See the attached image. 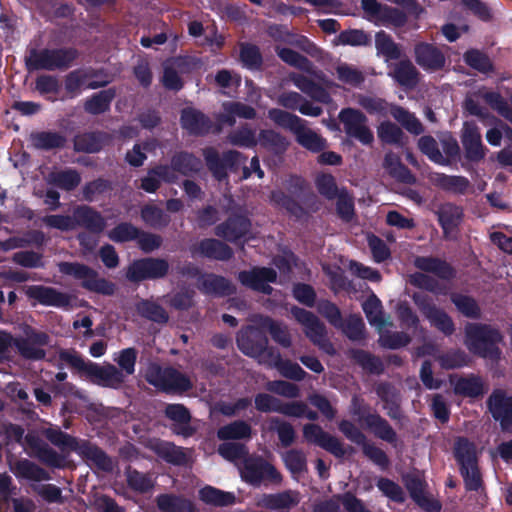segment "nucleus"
<instances>
[{
    "instance_id": "obj_41",
    "label": "nucleus",
    "mask_w": 512,
    "mask_h": 512,
    "mask_svg": "<svg viewBox=\"0 0 512 512\" xmlns=\"http://www.w3.org/2000/svg\"><path fill=\"white\" fill-rule=\"evenodd\" d=\"M116 97V88L111 87L92 94L84 102V111L91 115H100L108 112L111 103Z\"/></svg>"
},
{
    "instance_id": "obj_61",
    "label": "nucleus",
    "mask_w": 512,
    "mask_h": 512,
    "mask_svg": "<svg viewBox=\"0 0 512 512\" xmlns=\"http://www.w3.org/2000/svg\"><path fill=\"white\" fill-rule=\"evenodd\" d=\"M258 141L260 145L275 154H282L288 148L287 139L272 129H264L259 132Z\"/></svg>"
},
{
    "instance_id": "obj_5",
    "label": "nucleus",
    "mask_w": 512,
    "mask_h": 512,
    "mask_svg": "<svg viewBox=\"0 0 512 512\" xmlns=\"http://www.w3.org/2000/svg\"><path fill=\"white\" fill-rule=\"evenodd\" d=\"M414 266L424 273L416 272L412 274L410 283L413 286L428 292L436 293L439 288V283L436 279L426 273L434 274L439 279L446 281H451L456 277L455 268L446 260L438 257L417 256L414 259Z\"/></svg>"
},
{
    "instance_id": "obj_1",
    "label": "nucleus",
    "mask_w": 512,
    "mask_h": 512,
    "mask_svg": "<svg viewBox=\"0 0 512 512\" xmlns=\"http://www.w3.org/2000/svg\"><path fill=\"white\" fill-rule=\"evenodd\" d=\"M59 359L75 369L80 377H85L95 385L118 389L125 381V375L116 366L112 364L101 366L98 363L85 360L81 354L74 350H61Z\"/></svg>"
},
{
    "instance_id": "obj_26",
    "label": "nucleus",
    "mask_w": 512,
    "mask_h": 512,
    "mask_svg": "<svg viewBox=\"0 0 512 512\" xmlns=\"http://www.w3.org/2000/svg\"><path fill=\"white\" fill-rule=\"evenodd\" d=\"M301 500L299 491L287 489L277 493H264L258 506L276 512H290Z\"/></svg>"
},
{
    "instance_id": "obj_57",
    "label": "nucleus",
    "mask_w": 512,
    "mask_h": 512,
    "mask_svg": "<svg viewBox=\"0 0 512 512\" xmlns=\"http://www.w3.org/2000/svg\"><path fill=\"white\" fill-rule=\"evenodd\" d=\"M375 46L378 54H381L385 61L398 60L401 58L402 51L392 37L384 31H379L375 36Z\"/></svg>"
},
{
    "instance_id": "obj_11",
    "label": "nucleus",
    "mask_w": 512,
    "mask_h": 512,
    "mask_svg": "<svg viewBox=\"0 0 512 512\" xmlns=\"http://www.w3.org/2000/svg\"><path fill=\"white\" fill-rule=\"evenodd\" d=\"M240 476L245 483L253 487H260L262 484L280 485L283 482L281 472L272 463L258 455L244 459Z\"/></svg>"
},
{
    "instance_id": "obj_22",
    "label": "nucleus",
    "mask_w": 512,
    "mask_h": 512,
    "mask_svg": "<svg viewBox=\"0 0 512 512\" xmlns=\"http://www.w3.org/2000/svg\"><path fill=\"white\" fill-rule=\"evenodd\" d=\"M486 403L493 419L499 421L502 430L512 427V396H508L502 389H495Z\"/></svg>"
},
{
    "instance_id": "obj_49",
    "label": "nucleus",
    "mask_w": 512,
    "mask_h": 512,
    "mask_svg": "<svg viewBox=\"0 0 512 512\" xmlns=\"http://www.w3.org/2000/svg\"><path fill=\"white\" fill-rule=\"evenodd\" d=\"M453 386L454 393L463 397L478 398L485 392L482 379L474 374L459 377Z\"/></svg>"
},
{
    "instance_id": "obj_36",
    "label": "nucleus",
    "mask_w": 512,
    "mask_h": 512,
    "mask_svg": "<svg viewBox=\"0 0 512 512\" xmlns=\"http://www.w3.org/2000/svg\"><path fill=\"white\" fill-rule=\"evenodd\" d=\"M11 472L17 479L30 480L35 482L50 480V474L35 462L22 458L9 462Z\"/></svg>"
},
{
    "instance_id": "obj_39",
    "label": "nucleus",
    "mask_w": 512,
    "mask_h": 512,
    "mask_svg": "<svg viewBox=\"0 0 512 512\" xmlns=\"http://www.w3.org/2000/svg\"><path fill=\"white\" fill-rule=\"evenodd\" d=\"M155 502L161 512H198L192 500L174 493L159 494Z\"/></svg>"
},
{
    "instance_id": "obj_16",
    "label": "nucleus",
    "mask_w": 512,
    "mask_h": 512,
    "mask_svg": "<svg viewBox=\"0 0 512 512\" xmlns=\"http://www.w3.org/2000/svg\"><path fill=\"white\" fill-rule=\"evenodd\" d=\"M203 157L208 170L219 181L228 176L227 170H236L247 158L237 150H228L220 156L214 147L203 149Z\"/></svg>"
},
{
    "instance_id": "obj_27",
    "label": "nucleus",
    "mask_w": 512,
    "mask_h": 512,
    "mask_svg": "<svg viewBox=\"0 0 512 512\" xmlns=\"http://www.w3.org/2000/svg\"><path fill=\"white\" fill-rule=\"evenodd\" d=\"M26 295L28 298L34 299L44 306L67 308L71 305V297L67 293L49 286H29L26 290Z\"/></svg>"
},
{
    "instance_id": "obj_24",
    "label": "nucleus",
    "mask_w": 512,
    "mask_h": 512,
    "mask_svg": "<svg viewBox=\"0 0 512 512\" xmlns=\"http://www.w3.org/2000/svg\"><path fill=\"white\" fill-rule=\"evenodd\" d=\"M192 256L211 260L229 261L234 256L233 249L222 239L205 238L190 247Z\"/></svg>"
},
{
    "instance_id": "obj_37",
    "label": "nucleus",
    "mask_w": 512,
    "mask_h": 512,
    "mask_svg": "<svg viewBox=\"0 0 512 512\" xmlns=\"http://www.w3.org/2000/svg\"><path fill=\"white\" fill-rule=\"evenodd\" d=\"M29 142L36 150L51 151L65 148L67 138L58 131H33L29 135Z\"/></svg>"
},
{
    "instance_id": "obj_7",
    "label": "nucleus",
    "mask_w": 512,
    "mask_h": 512,
    "mask_svg": "<svg viewBox=\"0 0 512 512\" xmlns=\"http://www.w3.org/2000/svg\"><path fill=\"white\" fill-rule=\"evenodd\" d=\"M145 379L157 390L169 395H182L193 387L186 374L172 366L162 367L157 363L148 366Z\"/></svg>"
},
{
    "instance_id": "obj_38",
    "label": "nucleus",
    "mask_w": 512,
    "mask_h": 512,
    "mask_svg": "<svg viewBox=\"0 0 512 512\" xmlns=\"http://www.w3.org/2000/svg\"><path fill=\"white\" fill-rule=\"evenodd\" d=\"M267 34L276 42H284L288 44H296L304 51L310 53L311 48H315V44L304 35H296L292 33L287 25L283 24H270L267 27Z\"/></svg>"
},
{
    "instance_id": "obj_47",
    "label": "nucleus",
    "mask_w": 512,
    "mask_h": 512,
    "mask_svg": "<svg viewBox=\"0 0 512 512\" xmlns=\"http://www.w3.org/2000/svg\"><path fill=\"white\" fill-rule=\"evenodd\" d=\"M270 201L276 207L285 210L286 213L296 220H300L307 216V211L304 207L292 196L282 190H273L270 194Z\"/></svg>"
},
{
    "instance_id": "obj_43",
    "label": "nucleus",
    "mask_w": 512,
    "mask_h": 512,
    "mask_svg": "<svg viewBox=\"0 0 512 512\" xmlns=\"http://www.w3.org/2000/svg\"><path fill=\"white\" fill-rule=\"evenodd\" d=\"M479 96L499 116L512 123V94L508 100L495 90L479 91Z\"/></svg>"
},
{
    "instance_id": "obj_58",
    "label": "nucleus",
    "mask_w": 512,
    "mask_h": 512,
    "mask_svg": "<svg viewBox=\"0 0 512 512\" xmlns=\"http://www.w3.org/2000/svg\"><path fill=\"white\" fill-rule=\"evenodd\" d=\"M99 71L91 69L89 72L82 69H76L69 72L64 79V87L66 93L74 98L80 93L81 87L89 77H96Z\"/></svg>"
},
{
    "instance_id": "obj_19",
    "label": "nucleus",
    "mask_w": 512,
    "mask_h": 512,
    "mask_svg": "<svg viewBox=\"0 0 512 512\" xmlns=\"http://www.w3.org/2000/svg\"><path fill=\"white\" fill-rule=\"evenodd\" d=\"M461 142L464 148V157L467 161L478 163L484 159L486 148L482 143L479 127L475 122H464Z\"/></svg>"
},
{
    "instance_id": "obj_3",
    "label": "nucleus",
    "mask_w": 512,
    "mask_h": 512,
    "mask_svg": "<svg viewBox=\"0 0 512 512\" xmlns=\"http://www.w3.org/2000/svg\"><path fill=\"white\" fill-rule=\"evenodd\" d=\"M80 52L75 47L31 48L25 56V67L28 71H65L72 67L79 58Z\"/></svg>"
},
{
    "instance_id": "obj_6",
    "label": "nucleus",
    "mask_w": 512,
    "mask_h": 512,
    "mask_svg": "<svg viewBox=\"0 0 512 512\" xmlns=\"http://www.w3.org/2000/svg\"><path fill=\"white\" fill-rule=\"evenodd\" d=\"M500 331L489 324L467 323L465 326V345L473 354L482 358L497 359L502 341Z\"/></svg>"
},
{
    "instance_id": "obj_31",
    "label": "nucleus",
    "mask_w": 512,
    "mask_h": 512,
    "mask_svg": "<svg viewBox=\"0 0 512 512\" xmlns=\"http://www.w3.org/2000/svg\"><path fill=\"white\" fill-rule=\"evenodd\" d=\"M405 487L411 499L427 512H439L442 508L440 501L425 494L426 483L417 476L408 475L404 478Z\"/></svg>"
},
{
    "instance_id": "obj_10",
    "label": "nucleus",
    "mask_w": 512,
    "mask_h": 512,
    "mask_svg": "<svg viewBox=\"0 0 512 512\" xmlns=\"http://www.w3.org/2000/svg\"><path fill=\"white\" fill-rule=\"evenodd\" d=\"M351 413L357 417L375 437L395 445L397 442V433L389 422L377 412H371V407L364 403L363 399L354 396L351 400Z\"/></svg>"
},
{
    "instance_id": "obj_51",
    "label": "nucleus",
    "mask_w": 512,
    "mask_h": 512,
    "mask_svg": "<svg viewBox=\"0 0 512 512\" xmlns=\"http://www.w3.org/2000/svg\"><path fill=\"white\" fill-rule=\"evenodd\" d=\"M463 61L470 68L481 74L489 75L495 71L494 64L487 53L480 49L470 48L463 54Z\"/></svg>"
},
{
    "instance_id": "obj_32",
    "label": "nucleus",
    "mask_w": 512,
    "mask_h": 512,
    "mask_svg": "<svg viewBox=\"0 0 512 512\" xmlns=\"http://www.w3.org/2000/svg\"><path fill=\"white\" fill-rule=\"evenodd\" d=\"M438 223L442 228L445 238H449L451 234L456 233L463 220V209L451 202L440 204L435 211Z\"/></svg>"
},
{
    "instance_id": "obj_40",
    "label": "nucleus",
    "mask_w": 512,
    "mask_h": 512,
    "mask_svg": "<svg viewBox=\"0 0 512 512\" xmlns=\"http://www.w3.org/2000/svg\"><path fill=\"white\" fill-rule=\"evenodd\" d=\"M290 80L298 89L310 96L313 100L324 104L331 102L332 99L329 92L323 86L307 76L298 73H291Z\"/></svg>"
},
{
    "instance_id": "obj_56",
    "label": "nucleus",
    "mask_w": 512,
    "mask_h": 512,
    "mask_svg": "<svg viewBox=\"0 0 512 512\" xmlns=\"http://www.w3.org/2000/svg\"><path fill=\"white\" fill-rule=\"evenodd\" d=\"M136 310L141 317L158 324H164L169 319L166 310L151 300H141L136 304Z\"/></svg>"
},
{
    "instance_id": "obj_25",
    "label": "nucleus",
    "mask_w": 512,
    "mask_h": 512,
    "mask_svg": "<svg viewBox=\"0 0 512 512\" xmlns=\"http://www.w3.org/2000/svg\"><path fill=\"white\" fill-rule=\"evenodd\" d=\"M197 287L202 294L216 298L228 297L236 293V287L229 279L215 273L201 275Z\"/></svg>"
},
{
    "instance_id": "obj_53",
    "label": "nucleus",
    "mask_w": 512,
    "mask_h": 512,
    "mask_svg": "<svg viewBox=\"0 0 512 512\" xmlns=\"http://www.w3.org/2000/svg\"><path fill=\"white\" fill-rule=\"evenodd\" d=\"M25 439L31 447L35 448L36 457L40 462L52 468L64 467L65 458L53 448H51L48 444L44 443L42 445L34 446L33 442L35 438L31 435H27Z\"/></svg>"
},
{
    "instance_id": "obj_52",
    "label": "nucleus",
    "mask_w": 512,
    "mask_h": 512,
    "mask_svg": "<svg viewBox=\"0 0 512 512\" xmlns=\"http://www.w3.org/2000/svg\"><path fill=\"white\" fill-rule=\"evenodd\" d=\"M199 499L205 504L215 507H227L233 505L236 501L234 493L226 492L209 485L199 490Z\"/></svg>"
},
{
    "instance_id": "obj_14",
    "label": "nucleus",
    "mask_w": 512,
    "mask_h": 512,
    "mask_svg": "<svg viewBox=\"0 0 512 512\" xmlns=\"http://www.w3.org/2000/svg\"><path fill=\"white\" fill-rule=\"evenodd\" d=\"M169 263L164 258L144 257L133 260L126 271V278L132 283L159 280L168 275Z\"/></svg>"
},
{
    "instance_id": "obj_2",
    "label": "nucleus",
    "mask_w": 512,
    "mask_h": 512,
    "mask_svg": "<svg viewBox=\"0 0 512 512\" xmlns=\"http://www.w3.org/2000/svg\"><path fill=\"white\" fill-rule=\"evenodd\" d=\"M80 52L75 47L31 48L25 56V67L28 71H65L72 67L79 58Z\"/></svg>"
},
{
    "instance_id": "obj_64",
    "label": "nucleus",
    "mask_w": 512,
    "mask_h": 512,
    "mask_svg": "<svg viewBox=\"0 0 512 512\" xmlns=\"http://www.w3.org/2000/svg\"><path fill=\"white\" fill-rule=\"evenodd\" d=\"M228 142L233 146L253 148L257 145L258 139L256 138L255 130L248 124H244L238 129L229 133Z\"/></svg>"
},
{
    "instance_id": "obj_20",
    "label": "nucleus",
    "mask_w": 512,
    "mask_h": 512,
    "mask_svg": "<svg viewBox=\"0 0 512 512\" xmlns=\"http://www.w3.org/2000/svg\"><path fill=\"white\" fill-rule=\"evenodd\" d=\"M237 346L240 351L250 357H260L268 345L267 335L259 328L247 326L237 335Z\"/></svg>"
},
{
    "instance_id": "obj_42",
    "label": "nucleus",
    "mask_w": 512,
    "mask_h": 512,
    "mask_svg": "<svg viewBox=\"0 0 512 512\" xmlns=\"http://www.w3.org/2000/svg\"><path fill=\"white\" fill-rule=\"evenodd\" d=\"M348 357L367 373L381 375L385 371L381 358L369 351L352 348L348 351Z\"/></svg>"
},
{
    "instance_id": "obj_4",
    "label": "nucleus",
    "mask_w": 512,
    "mask_h": 512,
    "mask_svg": "<svg viewBox=\"0 0 512 512\" xmlns=\"http://www.w3.org/2000/svg\"><path fill=\"white\" fill-rule=\"evenodd\" d=\"M268 118L279 127L290 130L295 135L297 143L313 153H319L327 147L326 139L307 128L306 121L295 114L271 108L268 110Z\"/></svg>"
},
{
    "instance_id": "obj_46",
    "label": "nucleus",
    "mask_w": 512,
    "mask_h": 512,
    "mask_svg": "<svg viewBox=\"0 0 512 512\" xmlns=\"http://www.w3.org/2000/svg\"><path fill=\"white\" fill-rule=\"evenodd\" d=\"M171 167L177 173L188 177L201 170L202 162L193 153L180 151L171 157Z\"/></svg>"
},
{
    "instance_id": "obj_9",
    "label": "nucleus",
    "mask_w": 512,
    "mask_h": 512,
    "mask_svg": "<svg viewBox=\"0 0 512 512\" xmlns=\"http://www.w3.org/2000/svg\"><path fill=\"white\" fill-rule=\"evenodd\" d=\"M252 220L246 211L233 210L228 217L215 226L214 234L228 242L239 245L244 250L245 244L252 238Z\"/></svg>"
},
{
    "instance_id": "obj_62",
    "label": "nucleus",
    "mask_w": 512,
    "mask_h": 512,
    "mask_svg": "<svg viewBox=\"0 0 512 512\" xmlns=\"http://www.w3.org/2000/svg\"><path fill=\"white\" fill-rule=\"evenodd\" d=\"M450 299L463 316L470 319H479L481 317V308L472 296L453 293Z\"/></svg>"
},
{
    "instance_id": "obj_59",
    "label": "nucleus",
    "mask_w": 512,
    "mask_h": 512,
    "mask_svg": "<svg viewBox=\"0 0 512 512\" xmlns=\"http://www.w3.org/2000/svg\"><path fill=\"white\" fill-rule=\"evenodd\" d=\"M268 429L277 433L280 444L284 448L290 447L296 440V432L292 424L279 417L269 419Z\"/></svg>"
},
{
    "instance_id": "obj_33",
    "label": "nucleus",
    "mask_w": 512,
    "mask_h": 512,
    "mask_svg": "<svg viewBox=\"0 0 512 512\" xmlns=\"http://www.w3.org/2000/svg\"><path fill=\"white\" fill-rule=\"evenodd\" d=\"M110 140V134L105 131L83 132L74 136L73 149L77 153H98Z\"/></svg>"
},
{
    "instance_id": "obj_12",
    "label": "nucleus",
    "mask_w": 512,
    "mask_h": 512,
    "mask_svg": "<svg viewBox=\"0 0 512 512\" xmlns=\"http://www.w3.org/2000/svg\"><path fill=\"white\" fill-rule=\"evenodd\" d=\"M412 300L431 326L447 337L454 334L456 328L452 317L445 310L437 307L431 296L421 292H414Z\"/></svg>"
},
{
    "instance_id": "obj_63",
    "label": "nucleus",
    "mask_w": 512,
    "mask_h": 512,
    "mask_svg": "<svg viewBox=\"0 0 512 512\" xmlns=\"http://www.w3.org/2000/svg\"><path fill=\"white\" fill-rule=\"evenodd\" d=\"M49 182L62 190L72 191L81 183V176L77 170L69 168L51 173Z\"/></svg>"
},
{
    "instance_id": "obj_35",
    "label": "nucleus",
    "mask_w": 512,
    "mask_h": 512,
    "mask_svg": "<svg viewBox=\"0 0 512 512\" xmlns=\"http://www.w3.org/2000/svg\"><path fill=\"white\" fill-rule=\"evenodd\" d=\"M452 452L459 470L479 464L476 444L465 436L455 438Z\"/></svg>"
},
{
    "instance_id": "obj_48",
    "label": "nucleus",
    "mask_w": 512,
    "mask_h": 512,
    "mask_svg": "<svg viewBox=\"0 0 512 512\" xmlns=\"http://www.w3.org/2000/svg\"><path fill=\"white\" fill-rule=\"evenodd\" d=\"M377 136L384 145L403 147L407 143V137L403 130L389 120L383 121L378 125Z\"/></svg>"
},
{
    "instance_id": "obj_34",
    "label": "nucleus",
    "mask_w": 512,
    "mask_h": 512,
    "mask_svg": "<svg viewBox=\"0 0 512 512\" xmlns=\"http://www.w3.org/2000/svg\"><path fill=\"white\" fill-rule=\"evenodd\" d=\"M388 75L406 90L414 89L419 83L420 72L409 59L400 60L389 66Z\"/></svg>"
},
{
    "instance_id": "obj_45",
    "label": "nucleus",
    "mask_w": 512,
    "mask_h": 512,
    "mask_svg": "<svg viewBox=\"0 0 512 512\" xmlns=\"http://www.w3.org/2000/svg\"><path fill=\"white\" fill-rule=\"evenodd\" d=\"M152 450L159 458L169 464L182 466L187 463V456L182 447L176 446L172 442L158 440L152 446Z\"/></svg>"
},
{
    "instance_id": "obj_54",
    "label": "nucleus",
    "mask_w": 512,
    "mask_h": 512,
    "mask_svg": "<svg viewBox=\"0 0 512 512\" xmlns=\"http://www.w3.org/2000/svg\"><path fill=\"white\" fill-rule=\"evenodd\" d=\"M239 60L244 68L251 71L261 70L263 66V56L260 48L252 43H240Z\"/></svg>"
},
{
    "instance_id": "obj_15",
    "label": "nucleus",
    "mask_w": 512,
    "mask_h": 512,
    "mask_svg": "<svg viewBox=\"0 0 512 512\" xmlns=\"http://www.w3.org/2000/svg\"><path fill=\"white\" fill-rule=\"evenodd\" d=\"M343 124L345 134L359 141L362 145L370 146L374 142V134L367 125L368 118L360 110L355 108H343L338 115Z\"/></svg>"
},
{
    "instance_id": "obj_55",
    "label": "nucleus",
    "mask_w": 512,
    "mask_h": 512,
    "mask_svg": "<svg viewBox=\"0 0 512 512\" xmlns=\"http://www.w3.org/2000/svg\"><path fill=\"white\" fill-rule=\"evenodd\" d=\"M252 428L244 420H235L229 424L220 427L217 431V437L220 440H242L251 437Z\"/></svg>"
},
{
    "instance_id": "obj_29",
    "label": "nucleus",
    "mask_w": 512,
    "mask_h": 512,
    "mask_svg": "<svg viewBox=\"0 0 512 512\" xmlns=\"http://www.w3.org/2000/svg\"><path fill=\"white\" fill-rule=\"evenodd\" d=\"M180 125L189 135L205 136L210 132L213 123L202 111L186 107L181 111Z\"/></svg>"
},
{
    "instance_id": "obj_18",
    "label": "nucleus",
    "mask_w": 512,
    "mask_h": 512,
    "mask_svg": "<svg viewBox=\"0 0 512 512\" xmlns=\"http://www.w3.org/2000/svg\"><path fill=\"white\" fill-rule=\"evenodd\" d=\"M303 436L307 442L321 447L336 458H343L347 453L341 441L324 431L318 424H305L303 427Z\"/></svg>"
},
{
    "instance_id": "obj_21",
    "label": "nucleus",
    "mask_w": 512,
    "mask_h": 512,
    "mask_svg": "<svg viewBox=\"0 0 512 512\" xmlns=\"http://www.w3.org/2000/svg\"><path fill=\"white\" fill-rule=\"evenodd\" d=\"M414 58L417 65L428 73L440 71L446 64L444 53L434 44L427 42L415 44Z\"/></svg>"
},
{
    "instance_id": "obj_8",
    "label": "nucleus",
    "mask_w": 512,
    "mask_h": 512,
    "mask_svg": "<svg viewBox=\"0 0 512 512\" xmlns=\"http://www.w3.org/2000/svg\"><path fill=\"white\" fill-rule=\"evenodd\" d=\"M57 266L61 274L81 281V287L87 291L105 296H112L116 291L113 282L99 277L98 272L86 264L62 261Z\"/></svg>"
},
{
    "instance_id": "obj_17",
    "label": "nucleus",
    "mask_w": 512,
    "mask_h": 512,
    "mask_svg": "<svg viewBox=\"0 0 512 512\" xmlns=\"http://www.w3.org/2000/svg\"><path fill=\"white\" fill-rule=\"evenodd\" d=\"M237 279L244 287L265 295H271L273 288L270 283L277 281V272L270 267L255 266L250 270L240 271Z\"/></svg>"
},
{
    "instance_id": "obj_44",
    "label": "nucleus",
    "mask_w": 512,
    "mask_h": 512,
    "mask_svg": "<svg viewBox=\"0 0 512 512\" xmlns=\"http://www.w3.org/2000/svg\"><path fill=\"white\" fill-rule=\"evenodd\" d=\"M432 183L443 191L464 195L470 187L468 178L460 175H447L445 173H435L432 177Z\"/></svg>"
},
{
    "instance_id": "obj_30",
    "label": "nucleus",
    "mask_w": 512,
    "mask_h": 512,
    "mask_svg": "<svg viewBox=\"0 0 512 512\" xmlns=\"http://www.w3.org/2000/svg\"><path fill=\"white\" fill-rule=\"evenodd\" d=\"M76 454L100 471L106 473L113 471L114 465L111 457L102 448L89 440H82L80 446L77 447Z\"/></svg>"
},
{
    "instance_id": "obj_60",
    "label": "nucleus",
    "mask_w": 512,
    "mask_h": 512,
    "mask_svg": "<svg viewBox=\"0 0 512 512\" xmlns=\"http://www.w3.org/2000/svg\"><path fill=\"white\" fill-rule=\"evenodd\" d=\"M124 473L128 487L135 492L144 494L154 487V482L149 474L142 473L131 466L126 467Z\"/></svg>"
},
{
    "instance_id": "obj_28",
    "label": "nucleus",
    "mask_w": 512,
    "mask_h": 512,
    "mask_svg": "<svg viewBox=\"0 0 512 512\" xmlns=\"http://www.w3.org/2000/svg\"><path fill=\"white\" fill-rule=\"evenodd\" d=\"M74 227H82L89 233L100 235L106 228L104 216L89 205H78L73 210Z\"/></svg>"
},
{
    "instance_id": "obj_23",
    "label": "nucleus",
    "mask_w": 512,
    "mask_h": 512,
    "mask_svg": "<svg viewBox=\"0 0 512 512\" xmlns=\"http://www.w3.org/2000/svg\"><path fill=\"white\" fill-rule=\"evenodd\" d=\"M164 415L172 421L170 430L175 435L189 438L196 433V429L191 425L192 415L190 410L184 404H167L164 409Z\"/></svg>"
},
{
    "instance_id": "obj_13",
    "label": "nucleus",
    "mask_w": 512,
    "mask_h": 512,
    "mask_svg": "<svg viewBox=\"0 0 512 512\" xmlns=\"http://www.w3.org/2000/svg\"><path fill=\"white\" fill-rule=\"evenodd\" d=\"M291 314L295 320L304 327L306 337L314 345L320 347L330 355L335 354V349L327 338L326 326L313 312L298 306H293L291 308Z\"/></svg>"
},
{
    "instance_id": "obj_50",
    "label": "nucleus",
    "mask_w": 512,
    "mask_h": 512,
    "mask_svg": "<svg viewBox=\"0 0 512 512\" xmlns=\"http://www.w3.org/2000/svg\"><path fill=\"white\" fill-rule=\"evenodd\" d=\"M282 461L295 480L308 471L306 454L300 449L292 448L285 451L282 454Z\"/></svg>"
}]
</instances>
